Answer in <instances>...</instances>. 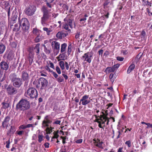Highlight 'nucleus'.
Here are the masks:
<instances>
[{"label":"nucleus","mask_w":152,"mask_h":152,"mask_svg":"<svg viewBox=\"0 0 152 152\" xmlns=\"http://www.w3.org/2000/svg\"><path fill=\"white\" fill-rule=\"evenodd\" d=\"M30 107V102L27 99H22L16 106V111H23L29 110Z\"/></svg>","instance_id":"1"},{"label":"nucleus","mask_w":152,"mask_h":152,"mask_svg":"<svg viewBox=\"0 0 152 152\" xmlns=\"http://www.w3.org/2000/svg\"><path fill=\"white\" fill-rule=\"evenodd\" d=\"M48 82L47 80L44 77H40L38 79L37 81L33 82V84L37 88H40L41 90L45 89L47 86Z\"/></svg>","instance_id":"2"},{"label":"nucleus","mask_w":152,"mask_h":152,"mask_svg":"<svg viewBox=\"0 0 152 152\" xmlns=\"http://www.w3.org/2000/svg\"><path fill=\"white\" fill-rule=\"evenodd\" d=\"M9 77L13 86L15 88H19L22 85L23 82L22 79L18 77L15 73H11Z\"/></svg>","instance_id":"3"},{"label":"nucleus","mask_w":152,"mask_h":152,"mask_svg":"<svg viewBox=\"0 0 152 152\" xmlns=\"http://www.w3.org/2000/svg\"><path fill=\"white\" fill-rule=\"evenodd\" d=\"M38 96V92L34 88L29 87L24 93V96L31 99H36Z\"/></svg>","instance_id":"4"},{"label":"nucleus","mask_w":152,"mask_h":152,"mask_svg":"<svg viewBox=\"0 0 152 152\" xmlns=\"http://www.w3.org/2000/svg\"><path fill=\"white\" fill-rule=\"evenodd\" d=\"M52 122V121L49 119V116L48 115L45 117L44 120L42 121V127L45 128V127H47L45 130L47 134H50L52 132V129H54L51 126L48 127L49 124H51Z\"/></svg>","instance_id":"5"},{"label":"nucleus","mask_w":152,"mask_h":152,"mask_svg":"<svg viewBox=\"0 0 152 152\" xmlns=\"http://www.w3.org/2000/svg\"><path fill=\"white\" fill-rule=\"evenodd\" d=\"M19 23L20 26H21L23 32H28L29 29L30 24L27 19L23 18L20 20L19 18Z\"/></svg>","instance_id":"6"},{"label":"nucleus","mask_w":152,"mask_h":152,"mask_svg":"<svg viewBox=\"0 0 152 152\" xmlns=\"http://www.w3.org/2000/svg\"><path fill=\"white\" fill-rule=\"evenodd\" d=\"M6 92L8 95L12 96L16 94L18 92L16 88L11 85H6L4 86Z\"/></svg>","instance_id":"7"},{"label":"nucleus","mask_w":152,"mask_h":152,"mask_svg":"<svg viewBox=\"0 0 152 152\" xmlns=\"http://www.w3.org/2000/svg\"><path fill=\"white\" fill-rule=\"evenodd\" d=\"M36 10V7L33 4H30L26 8L24 12L26 15L31 16L34 13Z\"/></svg>","instance_id":"8"},{"label":"nucleus","mask_w":152,"mask_h":152,"mask_svg":"<svg viewBox=\"0 0 152 152\" xmlns=\"http://www.w3.org/2000/svg\"><path fill=\"white\" fill-rule=\"evenodd\" d=\"M42 11L43 13L42 17L41 18V23L42 24L45 23L46 21L49 19V16L48 10L46 7H42Z\"/></svg>","instance_id":"9"},{"label":"nucleus","mask_w":152,"mask_h":152,"mask_svg":"<svg viewBox=\"0 0 152 152\" xmlns=\"http://www.w3.org/2000/svg\"><path fill=\"white\" fill-rule=\"evenodd\" d=\"M60 45L59 43L56 41H53L51 43L52 48L54 50L55 53L57 55L60 50Z\"/></svg>","instance_id":"10"},{"label":"nucleus","mask_w":152,"mask_h":152,"mask_svg":"<svg viewBox=\"0 0 152 152\" xmlns=\"http://www.w3.org/2000/svg\"><path fill=\"white\" fill-rule=\"evenodd\" d=\"M64 20L66 22L65 23L69 24L71 28H72V24L73 19V17L72 15L70 14L68 15L64 19Z\"/></svg>","instance_id":"11"},{"label":"nucleus","mask_w":152,"mask_h":152,"mask_svg":"<svg viewBox=\"0 0 152 152\" xmlns=\"http://www.w3.org/2000/svg\"><path fill=\"white\" fill-rule=\"evenodd\" d=\"M93 141L95 146L100 149H103L104 148L102 145L103 142L102 141H101L98 138H94L93 139Z\"/></svg>","instance_id":"12"},{"label":"nucleus","mask_w":152,"mask_h":152,"mask_svg":"<svg viewBox=\"0 0 152 152\" xmlns=\"http://www.w3.org/2000/svg\"><path fill=\"white\" fill-rule=\"evenodd\" d=\"M6 42V40L4 38L0 42V54H3L5 50Z\"/></svg>","instance_id":"13"},{"label":"nucleus","mask_w":152,"mask_h":152,"mask_svg":"<svg viewBox=\"0 0 152 152\" xmlns=\"http://www.w3.org/2000/svg\"><path fill=\"white\" fill-rule=\"evenodd\" d=\"M10 120V117L8 115L5 117L2 122V126L3 128H7L9 124V121Z\"/></svg>","instance_id":"14"},{"label":"nucleus","mask_w":152,"mask_h":152,"mask_svg":"<svg viewBox=\"0 0 152 152\" xmlns=\"http://www.w3.org/2000/svg\"><path fill=\"white\" fill-rule=\"evenodd\" d=\"M18 15V12H16L15 11H13L10 22V24H12H12L15 23V21L17 19Z\"/></svg>","instance_id":"15"},{"label":"nucleus","mask_w":152,"mask_h":152,"mask_svg":"<svg viewBox=\"0 0 152 152\" xmlns=\"http://www.w3.org/2000/svg\"><path fill=\"white\" fill-rule=\"evenodd\" d=\"M89 95H85L83 96L81 99V101H82V104L83 105H86L89 104L90 100L88 99Z\"/></svg>","instance_id":"16"},{"label":"nucleus","mask_w":152,"mask_h":152,"mask_svg":"<svg viewBox=\"0 0 152 152\" xmlns=\"http://www.w3.org/2000/svg\"><path fill=\"white\" fill-rule=\"evenodd\" d=\"M99 117L98 119H96L94 121L97 122L99 124L98 126L100 128L104 129V127L103 126L102 124L101 123L102 121H104L103 119V116L102 114L99 115V117Z\"/></svg>","instance_id":"17"},{"label":"nucleus","mask_w":152,"mask_h":152,"mask_svg":"<svg viewBox=\"0 0 152 152\" xmlns=\"http://www.w3.org/2000/svg\"><path fill=\"white\" fill-rule=\"evenodd\" d=\"M22 80L25 81V82L28 83L29 80L28 74L26 71H23L22 73Z\"/></svg>","instance_id":"18"},{"label":"nucleus","mask_w":152,"mask_h":152,"mask_svg":"<svg viewBox=\"0 0 152 152\" xmlns=\"http://www.w3.org/2000/svg\"><path fill=\"white\" fill-rule=\"evenodd\" d=\"M81 59L83 60L84 61H86L90 63L91 61V59L89 58V52L85 53L82 56Z\"/></svg>","instance_id":"19"},{"label":"nucleus","mask_w":152,"mask_h":152,"mask_svg":"<svg viewBox=\"0 0 152 152\" xmlns=\"http://www.w3.org/2000/svg\"><path fill=\"white\" fill-rule=\"evenodd\" d=\"M103 116V121H102V124L103 126L104 127H105V122H106V124L107 125H109V122L110 121V118H108L105 115V114H102Z\"/></svg>","instance_id":"20"},{"label":"nucleus","mask_w":152,"mask_h":152,"mask_svg":"<svg viewBox=\"0 0 152 152\" xmlns=\"http://www.w3.org/2000/svg\"><path fill=\"white\" fill-rule=\"evenodd\" d=\"M0 66L1 69L5 71H7L9 68V65L8 64L4 61H2L0 63Z\"/></svg>","instance_id":"21"},{"label":"nucleus","mask_w":152,"mask_h":152,"mask_svg":"<svg viewBox=\"0 0 152 152\" xmlns=\"http://www.w3.org/2000/svg\"><path fill=\"white\" fill-rule=\"evenodd\" d=\"M58 55L56 58L58 59V61H59L61 60H65L67 58V56L64 54V53H62Z\"/></svg>","instance_id":"22"},{"label":"nucleus","mask_w":152,"mask_h":152,"mask_svg":"<svg viewBox=\"0 0 152 152\" xmlns=\"http://www.w3.org/2000/svg\"><path fill=\"white\" fill-rule=\"evenodd\" d=\"M135 65L134 64H132L128 68L127 73L129 74L131 73L135 69Z\"/></svg>","instance_id":"23"},{"label":"nucleus","mask_w":152,"mask_h":152,"mask_svg":"<svg viewBox=\"0 0 152 152\" xmlns=\"http://www.w3.org/2000/svg\"><path fill=\"white\" fill-rule=\"evenodd\" d=\"M6 28V25L5 21H2L0 22V29L3 31Z\"/></svg>","instance_id":"24"},{"label":"nucleus","mask_w":152,"mask_h":152,"mask_svg":"<svg viewBox=\"0 0 152 152\" xmlns=\"http://www.w3.org/2000/svg\"><path fill=\"white\" fill-rule=\"evenodd\" d=\"M6 79L5 74L4 73L2 70H0V82H1Z\"/></svg>","instance_id":"25"},{"label":"nucleus","mask_w":152,"mask_h":152,"mask_svg":"<svg viewBox=\"0 0 152 152\" xmlns=\"http://www.w3.org/2000/svg\"><path fill=\"white\" fill-rule=\"evenodd\" d=\"M15 132V129L14 127L11 126L9 130H8L7 133V135L11 136V135L13 134Z\"/></svg>","instance_id":"26"},{"label":"nucleus","mask_w":152,"mask_h":152,"mask_svg":"<svg viewBox=\"0 0 152 152\" xmlns=\"http://www.w3.org/2000/svg\"><path fill=\"white\" fill-rule=\"evenodd\" d=\"M41 31L37 29V28H34L33 29L32 32L34 34L37 35H40Z\"/></svg>","instance_id":"27"},{"label":"nucleus","mask_w":152,"mask_h":152,"mask_svg":"<svg viewBox=\"0 0 152 152\" xmlns=\"http://www.w3.org/2000/svg\"><path fill=\"white\" fill-rule=\"evenodd\" d=\"M43 39V36L42 35H38L34 39V41L35 43H38L42 41Z\"/></svg>","instance_id":"28"},{"label":"nucleus","mask_w":152,"mask_h":152,"mask_svg":"<svg viewBox=\"0 0 152 152\" xmlns=\"http://www.w3.org/2000/svg\"><path fill=\"white\" fill-rule=\"evenodd\" d=\"M104 72L106 74H107L111 72H114V71L112 67H107L105 69Z\"/></svg>","instance_id":"29"},{"label":"nucleus","mask_w":152,"mask_h":152,"mask_svg":"<svg viewBox=\"0 0 152 152\" xmlns=\"http://www.w3.org/2000/svg\"><path fill=\"white\" fill-rule=\"evenodd\" d=\"M143 55V53H139L135 58L134 61L136 63L139 62L140 59L141 57Z\"/></svg>","instance_id":"30"},{"label":"nucleus","mask_w":152,"mask_h":152,"mask_svg":"<svg viewBox=\"0 0 152 152\" xmlns=\"http://www.w3.org/2000/svg\"><path fill=\"white\" fill-rule=\"evenodd\" d=\"M67 46V45L65 43H64L61 45L60 51L61 53H63L65 51Z\"/></svg>","instance_id":"31"},{"label":"nucleus","mask_w":152,"mask_h":152,"mask_svg":"<svg viewBox=\"0 0 152 152\" xmlns=\"http://www.w3.org/2000/svg\"><path fill=\"white\" fill-rule=\"evenodd\" d=\"M142 4L144 6H149V7H151L152 5V3L148 1V0H142Z\"/></svg>","instance_id":"32"},{"label":"nucleus","mask_w":152,"mask_h":152,"mask_svg":"<svg viewBox=\"0 0 152 152\" xmlns=\"http://www.w3.org/2000/svg\"><path fill=\"white\" fill-rule=\"evenodd\" d=\"M40 45V44L37 43L36 45V46H35V47L34 48V50H35V51L36 53H37V55L38 54L39 52Z\"/></svg>","instance_id":"33"},{"label":"nucleus","mask_w":152,"mask_h":152,"mask_svg":"<svg viewBox=\"0 0 152 152\" xmlns=\"http://www.w3.org/2000/svg\"><path fill=\"white\" fill-rule=\"evenodd\" d=\"M5 7L6 9H7V16L9 18L10 15V6L9 5V3H7V4H5Z\"/></svg>","instance_id":"34"},{"label":"nucleus","mask_w":152,"mask_h":152,"mask_svg":"<svg viewBox=\"0 0 152 152\" xmlns=\"http://www.w3.org/2000/svg\"><path fill=\"white\" fill-rule=\"evenodd\" d=\"M10 103H7L6 102H3L1 103L2 106L1 108L6 109L10 107Z\"/></svg>","instance_id":"35"},{"label":"nucleus","mask_w":152,"mask_h":152,"mask_svg":"<svg viewBox=\"0 0 152 152\" xmlns=\"http://www.w3.org/2000/svg\"><path fill=\"white\" fill-rule=\"evenodd\" d=\"M69 25L68 24L65 23L64 24H63V27L65 30H67L68 32H70L71 31V30L69 28Z\"/></svg>","instance_id":"36"},{"label":"nucleus","mask_w":152,"mask_h":152,"mask_svg":"<svg viewBox=\"0 0 152 152\" xmlns=\"http://www.w3.org/2000/svg\"><path fill=\"white\" fill-rule=\"evenodd\" d=\"M59 64L62 70L64 69V62L63 61H60L59 62Z\"/></svg>","instance_id":"37"},{"label":"nucleus","mask_w":152,"mask_h":152,"mask_svg":"<svg viewBox=\"0 0 152 152\" xmlns=\"http://www.w3.org/2000/svg\"><path fill=\"white\" fill-rule=\"evenodd\" d=\"M15 28L13 29V31H14L17 32L19 31L20 29V26H18V25L17 24H15Z\"/></svg>","instance_id":"38"},{"label":"nucleus","mask_w":152,"mask_h":152,"mask_svg":"<svg viewBox=\"0 0 152 152\" xmlns=\"http://www.w3.org/2000/svg\"><path fill=\"white\" fill-rule=\"evenodd\" d=\"M114 74L113 73H111L109 75V78L110 80L113 83L115 80V78L114 77Z\"/></svg>","instance_id":"39"},{"label":"nucleus","mask_w":152,"mask_h":152,"mask_svg":"<svg viewBox=\"0 0 152 152\" xmlns=\"http://www.w3.org/2000/svg\"><path fill=\"white\" fill-rule=\"evenodd\" d=\"M58 131L57 130L56 131H54L53 133L54 136L52 137V139L53 138H57L59 136V135H58Z\"/></svg>","instance_id":"40"},{"label":"nucleus","mask_w":152,"mask_h":152,"mask_svg":"<svg viewBox=\"0 0 152 152\" xmlns=\"http://www.w3.org/2000/svg\"><path fill=\"white\" fill-rule=\"evenodd\" d=\"M44 136L42 134H39L38 136V142L41 143V142L43 140V138Z\"/></svg>","instance_id":"41"},{"label":"nucleus","mask_w":152,"mask_h":152,"mask_svg":"<svg viewBox=\"0 0 152 152\" xmlns=\"http://www.w3.org/2000/svg\"><path fill=\"white\" fill-rule=\"evenodd\" d=\"M13 57L12 52L10 51L7 56V58L10 60H11L12 58Z\"/></svg>","instance_id":"42"},{"label":"nucleus","mask_w":152,"mask_h":152,"mask_svg":"<svg viewBox=\"0 0 152 152\" xmlns=\"http://www.w3.org/2000/svg\"><path fill=\"white\" fill-rule=\"evenodd\" d=\"M62 31L58 32L56 34V37L59 39H62Z\"/></svg>","instance_id":"43"},{"label":"nucleus","mask_w":152,"mask_h":152,"mask_svg":"<svg viewBox=\"0 0 152 152\" xmlns=\"http://www.w3.org/2000/svg\"><path fill=\"white\" fill-rule=\"evenodd\" d=\"M44 51L45 52V53L47 54H49L50 53V50L48 49L46 46H45V45H44Z\"/></svg>","instance_id":"44"},{"label":"nucleus","mask_w":152,"mask_h":152,"mask_svg":"<svg viewBox=\"0 0 152 152\" xmlns=\"http://www.w3.org/2000/svg\"><path fill=\"white\" fill-rule=\"evenodd\" d=\"M151 7H148V8H147L146 9V11L148 13V15L150 16L152 15V14H151V13H152V12L151 11Z\"/></svg>","instance_id":"45"},{"label":"nucleus","mask_w":152,"mask_h":152,"mask_svg":"<svg viewBox=\"0 0 152 152\" xmlns=\"http://www.w3.org/2000/svg\"><path fill=\"white\" fill-rule=\"evenodd\" d=\"M120 64H116L114 65L112 67L113 69H114V71H115V70L119 68L120 66Z\"/></svg>","instance_id":"46"},{"label":"nucleus","mask_w":152,"mask_h":152,"mask_svg":"<svg viewBox=\"0 0 152 152\" xmlns=\"http://www.w3.org/2000/svg\"><path fill=\"white\" fill-rule=\"evenodd\" d=\"M43 29L44 31H46L47 34L48 35H49L50 32H51L52 31L51 30H49L46 27H44L43 28Z\"/></svg>","instance_id":"47"},{"label":"nucleus","mask_w":152,"mask_h":152,"mask_svg":"<svg viewBox=\"0 0 152 152\" xmlns=\"http://www.w3.org/2000/svg\"><path fill=\"white\" fill-rule=\"evenodd\" d=\"M72 46L71 45H69L67 49V54L68 55L70 54L72 50Z\"/></svg>","instance_id":"48"},{"label":"nucleus","mask_w":152,"mask_h":152,"mask_svg":"<svg viewBox=\"0 0 152 152\" xmlns=\"http://www.w3.org/2000/svg\"><path fill=\"white\" fill-rule=\"evenodd\" d=\"M57 81L59 83H61L64 81V79L61 76L58 78L57 79Z\"/></svg>","instance_id":"49"},{"label":"nucleus","mask_w":152,"mask_h":152,"mask_svg":"<svg viewBox=\"0 0 152 152\" xmlns=\"http://www.w3.org/2000/svg\"><path fill=\"white\" fill-rule=\"evenodd\" d=\"M60 138L61 139H62V143H63L64 144L66 143V137L65 136V137H63L62 136H61Z\"/></svg>","instance_id":"50"},{"label":"nucleus","mask_w":152,"mask_h":152,"mask_svg":"<svg viewBox=\"0 0 152 152\" xmlns=\"http://www.w3.org/2000/svg\"><path fill=\"white\" fill-rule=\"evenodd\" d=\"M34 57V54L31 51H29V53L28 54V58H33Z\"/></svg>","instance_id":"51"},{"label":"nucleus","mask_w":152,"mask_h":152,"mask_svg":"<svg viewBox=\"0 0 152 152\" xmlns=\"http://www.w3.org/2000/svg\"><path fill=\"white\" fill-rule=\"evenodd\" d=\"M49 65L48 64V65L45 66L44 68H45V69L47 71H48V72H52L53 70H51V69L48 66Z\"/></svg>","instance_id":"52"},{"label":"nucleus","mask_w":152,"mask_h":152,"mask_svg":"<svg viewBox=\"0 0 152 152\" xmlns=\"http://www.w3.org/2000/svg\"><path fill=\"white\" fill-rule=\"evenodd\" d=\"M62 8H63V10L64 11L68 10L69 7L66 4H64L63 5Z\"/></svg>","instance_id":"53"},{"label":"nucleus","mask_w":152,"mask_h":152,"mask_svg":"<svg viewBox=\"0 0 152 152\" xmlns=\"http://www.w3.org/2000/svg\"><path fill=\"white\" fill-rule=\"evenodd\" d=\"M6 147L7 148H10V139L8 141L6 142Z\"/></svg>","instance_id":"54"},{"label":"nucleus","mask_w":152,"mask_h":152,"mask_svg":"<svg viewBox=\"0 0 152 152\" xmlns=\"http://www.w3.org/2000/svg\"><path fill=\"white\" fill-rule=\"evenodd\" d=\"M56 70L57 73L58 74H61V70L59 67L58 66H57L56 67Z\"/></svg>","instance_id":"55"},{"label":"nucleus","mask_w":152,"mask_h":152,"mask_svg":"<svg viewBox=\"0 0 152 152\" xmlns=\"http://www.w3.org/2000/svg\"><path fill=\"white\" fill-rule=\"evenodd\" d=\"M116 59L117 60L119 61H122L124 60V58L123 57L118 56L116 57Z\"/></svg>","instance_id":"56"},{"label":"nucleus","mask_w":152,"mask_h":152,"mask_svg":"<svg viewBox=\"0 0 152 152\" xmlns=\"http://www.w3.org/2000/svg\"><path fill=\"white\" fill-rule=\"evenodd\" d=\"M125 144L127 145L128 147L129 148L131 146V141L130 140L126 141L125 142Z\"/></svg>","instance_id":"57"},{"label":"nucleus","mask_w":152,"mask_h":152,"mask_svg":"<svg viewBox=\"0 0 152 152\" xmlns=\"http://www.w3.org/2000/svg\"><path fill=\"white\" fill-rule=\"evenodd\" d=\"M110 3V1L108 0H106L103 4L104 8H105V7H106L107 5H108Z\"/></svg>","instance_id":"58"},{"label":"nucleus","mask_w":152,"mask_h":152,"mask_svg":"<svg viewBox=\"0 0 152 152\" xmlns=\"http://www.w3.org/2000/svg\"><path fill=\"white\" fill-rule=\"evenodd\" d=\"M49 63L50 66L53 69H54V66L53 63L50 61H49Z\"/></svg>","instance_id":"59"},{"label":"nucleus","mask_w":152,"mask_h":152,"mask_svg":"<svg viewBox=\"0 0 152 152\" xmlns=\"http://www.w3.org/2000/svg\"><path fill=\"white\" fill-rule=\"evenodd\" d=\"M52 73L54 76V77H55L56 78H57L58 77V75L56 73V72L53 71H52Z\"/></svg>","instance_id":"60"},{"label":"nucleus","mask_w":152,"mask_h":152,"mask_svg":"<svg viewBox=\"0 0 152 152\" xmlns=\"http://www.w3.org/2000/svg\"><path fill=\"white\" fill-rule=\"evenodd\" d=\"M19 129H25L26 128V125H20L19 127Z\"/></svg>","instance_id":"61"},{"label":"nucleus","mask_w":152,"mask_h":152,"mask_svg":"<svg viewBox=\"0 0 152 152\" xmlns=\"http://www.w3.org/2000/svg\"><path fill=\"white\" fill-rule=\"evenodd\" d=\"M83 139H80L78 140H77L75 142L77 143L80 144L82 142H83Z\"/></svg>","instance_id":"62"},{"label":"nucleus","mask_w":152,"mask_h":152,"mask_svg":"<svg viewBox=\"0 0 152 152\" xmlns=\"http://www.w3.org/2000/svg\"><path fill=\"white\" fill-rule=\"evenodd\" d=\"M61 121L60 120H56L53 123V124H56L60 125L61 123Z\"/></svg>","instance_id":"63"},{"label":"nucleus","mask_w":152,"mask_h":152,"mask_svg":"<svg viewBox=\"0 0 152 152\" xmlns=\"http://www.w3.org/2000/svg\"><path fill=\"white\" fill-rule=\"evenodd\" d=\"M68 35V33H64L62 31V38L65 37Z\"/></svg>","instance_id":"64"}]
</instances>
